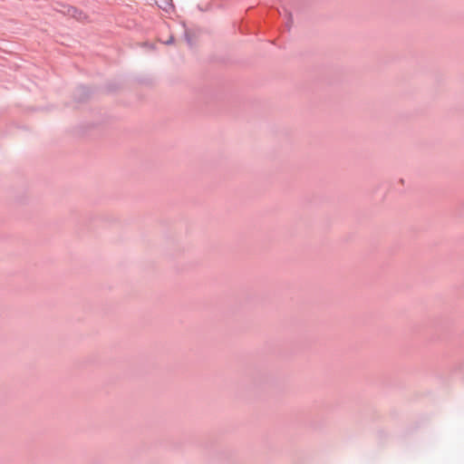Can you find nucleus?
I'll return each mask as SVG.
<instances>
[{
  "label": "nucleus",
  "mask_w": 464,
  "mask_h": 464,
  "mask_svg": "<svg viewBox=\"0 0 464 464\" xmlns=\"http://www.w3.org/2000/svg\"><path fill=\"white\" fill-rule=\"evenodd\" d=\"M67 14L79 21H85L88 18L84 12L78 10L75 7H69Z\"/></svg>",
  "instance_id": "obj_1"
},
{
  "label": "nucleus",
  "mask_w": 464,
  "mask_h": 464,
  "mask_svg": "<svg viewBox=\"0 0 464 464\" xmlns=\"http://www.w3.org/2000/svg\"><path fill=\"white\" fill-rule=\"evenodd\" d=\"M157 4L160 7L167 9L171 6V0H157Z\"/></svg>",
  "instance_id": "obj_2"
}]
</instances>
